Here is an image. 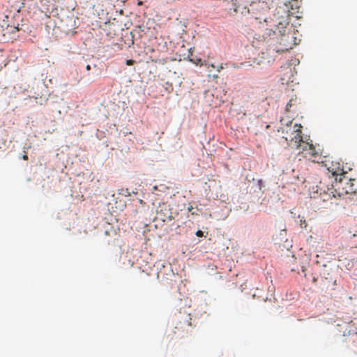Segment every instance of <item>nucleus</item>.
I'll return each instance as SVG.
<instances>
[{
    "label": "nucleus",
    "mask_w": 357,
    "mask_h": 357,
    "mask_svg": "<svg viewBox=\"0 0 357 357\" xmlns=\"http://www.w3.org/2000/svg\"><path fill=\"white\" fill-rule=\"evenodd\" d=\"M324 182H320L319 188L320 189V195H323V200L328 201L332 198H341L345 195L356 193V187L355 179L348 178L346 176L335 178V185H331V188L327 187L326 190L324 187Z\"/></svg>",
    "instance_id": "1"
},
{
    "label": "nucleus",
    "mask_w": 357,
    "mask_h": 357,
    "mask_svg": "<svg viewBox=\"0 0 357 357\" xmlns=\"http://www.w3.org/2000/svg\"><path fill=\"white\" fill-rule=\"evenodd\" d=\"M302 126L301 124L292 125V122L282 128V138L287 144L292 149H299L304 142L302 136Z\"/></svg>",
    "instance_id": "2"
},
{
    "label": "nucleus",
    "mask_w": 357,
    "mask_h": 357,
    "mask_svg": "<svg viewBox=\"0 0 357 357\" xmlns=\"http://www.w3.org/2000/svg\"><path fill=\"white\" fill-rule=\"evenodd\" d=\"M257 51L259 52V57L255 58L254 63L260 65L263 63H271L273 61L278 54L288 51V49L282 50L278 48L277 46H264L261 50L258 48Z\"/></svg>",
    "instance_id": "3"
},
{
    "label": "nucleus",
    "mask_w": 357,
    "mask_h": 357,
    "mask_svg": "<svg viewBox=\"0 0 357 357\" xmlns=\"http://www.w3.org/2000/svg\"><path fill=\"white\" fill-rule=\"evenodd\" d=\"M299 149V152L304 153L305 157H309L313 159L314 161L321 155V151L319 148L317 149L312 144H309L306 142H303Z\"/></svg>",
    "instance_id": "4"
},
{
    "label": "nucleus",
    "mask_w": 357,
    "mask_h": 357,
    "mask_svg": "<svg viewBox=\"0 0 357 357\" xmlns=\"http://www.w3.org/2000/svg\"><path fill=\"white\" fill-rule=\"evenodd\" d=\"M189 54H188V58L189 60L195 63L196 65L199 64L200 66L204 65V63L202 62L203 60V58L204 57V55H202L201 53L197 52V50H196V47L193 46L192 47H190L188 50ZM204 66H206L208 68L210 67L215 68V66L213 64H209L208 63H205Z\"/></svg>",
    "instance_id": "5"
},
{
    "label": "nucleus",
    "mask_w": 357,
    "mask_h": 357,
    "mask_svg": "<svg viewBox=\"0 0 357 357\" xmlns=\"http://www.w3.org/2000/svg\"><path fill=\"white\" fill-rule=\"evenodd\" d=\"M280 82L282 84H288L293 82L294 68L291 65L287 64L280 68Z\"/></svg>",
    "instance_id": "6"
},
{
    "label": "nucleus",
    "mask_w": 357,
    "mask_h": 357,
    "mask_svg": "<svg viewBox=\"0 0 357 357\" xmlns=\"http://www.w3.org/2000/svg\"><path fill=\"white\" fill-rule=\"evenodd\" d=\"M219 6L224 10L226 15L230 16L234 15L237 13L238 8L236 1L234 0H222Z\"/></svg>",
    "instance_id": "7"
},
{
    "label": "nucleus",
    "mask_w": 357,
    "mask_h": 357,
    "mask_svg": "<svg viewBox=\"0 0 357 357\" xmlns=\"http://www.w3.org/2000/svg\"><path fill=\"white\" fill-rule=\"evenodd\" d=\"M327 169L333 176H340V177H342V176L347 173L342 164L338 161H332Z\"/></svg>",
    "instance_id": "8"
},
{
    "label": "nucleus",
    "mask_w": 357,
    "mask_h": 357,
    "mask_svg": "<svg viewBox=\"0 0 357 357\" xmlns=\"http://www.w3.org/2000/svg\"><path fill=\"white\" fill-rule=\"evenodd\" d=\"M157 218L160 219L162 222L172 220L173 217L169 206L163 204L160 206V208L157 212Z\"/></svg>",
    "instance_id": "9"
},
{
    "label": "nucleus",
    "mask_w": 357,
    "mask_h": 357,
    "mask_svg": "<svg viewBox=\"0 0 357 357\" xmlns=\"http://www.w3.org/2000/svg\"><path fill=\"white\" fill-rule=\"evenodd\" d=\"M289 24V22L285 21L284 22H280L278 24V29L279 32L280 33L282 36H284L285 35L286 32V26Z\"/></svg>",
    "instance_id": "10"
},
{
    "label": "nucleus",
    "mask_w": 357,
    "mask_h": 357,
    "mask_svg": "<svg viewBox=\"0 0 357 357\" xmlns=\"http://www.w3.org/2000/svg\"><path fill=\"white\" fill-rule=\"evenodd\" d=\"M297 103H298V101H297V98H291L290 100L289 101V102L287 103V106H286V111L287 112H291V107H293L296 108Z\"/></svg>",
    "instance_id": "11"
},
{
    "label": "nucleus",
    "mask_w": 357,
    "mask_h": 357,
    "mask_svg": "<svg viewBox=\"0 0 357 357\" xmlns=\"http://www.w3.org/2000/svg\"><path fill=\"white\" fill-rule=\"evenodd\" d=\"M133 194H137L135 192H130L128 188H121L119 190V194L125 197H129Z\"/></svg>",
    "instance_id": "12"
},
{
    "label": "nucleus",
    "mask_w": 357,
    "mask_h": 357,
    "mask_svg": "<svg viewBox=\"0 0 357 357\" xmlns=\"http://www.w3.org/2000/svg\"><path fill=\"white\" fill-rule=\"evenodd\" d=\"M20 26V24H17V25H15V24H13V25L8 24V25H7V26H8V27H10V29H13L11 30V31H12L13 33L14 32V31H19V30L20 29V26Z\"/></svg>",
    "instance_id": "13"
},
{
    "label": "nucleus",
    "mask_w": 357,
    "mask_h": 357,
    "mask_svg": "<svg viewBox=\"0 0 357 357\" xmlns=\"http://www.w3.org/2000/svg\"><path fill=\"white\" fill-rule=\"evenodd\" d=\"M208 72H210V70H208ZM208 77L210 78V77H212L213 79H215L218 77V75L217 74H214V75H211V73H209L208 74Z\"/></svg>",
    "instance_id": "14"
},
{
    "label": "nucleus",
    "mask_w": 357,
    "mask_h": 357,
    "mask_svg": "<svg viewBox=\"0 0 357 357\" xmlns=\"http://www.w3.org/2000/svg\"><path fill=\"white\" fill-rule=\"evenodd\" d=\"M300 43H301V40L300 39L297 40V38L296 36H294V44L293 45H299Z\"/></svg>",
    "instance_id": "15"
},
{
    "label": "nucleus",
    "mask_w": 357,
    "mask_h": 357,
    "mask_svg": "<svg viewBox=\"0 0 357 357\" xmlns=\"http://www.w3.org/2000/svg\"><path fill=\"white\" fill-rule=\"evenodd\" d=\"M196 235L199 237H202L204 236V233L201 230H198L197 232H196Z\"/></svg>",
    "instance_id": "16"
},
{
    "label": "nucleus",
    "mask_w": 357,
    "mask_h": 357,
    "mask_svg": "<svg viewBox=\"0 0 357 357\" xmlns=\"http://www.w3.org/2000/svg\"><path fill=\"white\" fill-rule=\"evenodd\" d=\"M133 63H134V61H133V60H132V59H129V60H127V61H126V64H127L128 66H130V65H132Z\"/></svg>",
    "instance_id": "17"
},
{
    "label": "nucleus",
    "mask_w": 357,
    "mask_h": 357,
    "mask_svg": "<svg viewBox=\"0 0 357 357\" xmlns=\"http://www.w3.org/2000/svg\"><path fill=\"white\" fill-rule=\"evenodd\" d=\"M223 68H224V66H223V65H222V64H221V65H220V66H217V71H218V72H220V71L222 69H223Z\"/></svg>",
    "instance_id": "18"
},
{
    "label": "nucleus",
    "mask_w": 357,
    "mask_h": 357,
    "mask_svg": "<svg viewBox=\"0 0 357 357\" xmlns=\"http://www.w3.org/2000/svg\"><path fill=\"white\" fill-rule=\"evenodd\" d=\"M268 31L266 32V34H268L269 36H271V34L273 33V35L275 34V31H272L271 30H267Z\"/></svg>",
    "instance_id": "19"
},
{
    "label": "nucleus",
    "mask_w": 357,
    "mask_h": 357,
    "mask_svg": "<svg viewBox=\"0 0 357 357\" xmlns=\"http://www.w3.org/2000/svg\"><path fill=\"white\" fill-rule=\"evenodd\" d=\"M129 35H130V38H130V42H131V43H132V44H134V41H133V40H132V37H133V36H132V32H130V33H129Z\"/></svg>",
    "instance_id": "20"
},
{
    "label": "nucleus",
    "mask_w": 357,
    "mask_h": 357,
    "mask_svg": "<svg viewBox=\"0 0 357 357\" xmlns=\"http://www.w3.org/2000/svg\"><path fill=\"white\" fill-rule=\"evenodd\" d=\"M22 159L24 160H28V155H26V153H25V154L22 156Z\"/></svg>",
    "instance_id": "21"
},
{
    "label": "nucleus",
    "mask_w": 357,
    "mask_h": 357,
    "mask_svg": "<svg viewBox=\"0 0 357 357\" xmlns=\"http://www.w3.org/2000/svg\"><path fill=\"white\" fill-rule=\"evenodd\" d=\"M191 317H189V320L188 321V326H191Z\"/></svg>",
    "instance_id": "22"
},
{
    "label": "nucleus",
    "mask_w": 357,
    "mask_h": 357,
    "mask_svg": "<svg viewBox=\"0 0 357 357\" xmlns=\"http://www.w3.org/2000/svg\"><path fill=\"white\" fill-rule=\"evenodd\" d=\"M90 69H91V66H90L89 65H88V66H86V70H89Z\"/></svg>",
    "instance_id": "23"
},
{
    "label": "nucleus",
    "mask_w": 357,
    "mask_h": 357,
    "mask_svg": "<svg viewBox=\"0 0 357 357\" xmlns=\"http://www.w3.org/2000/svg\"><path fill=\"white\" fill-rule=\"evenodd\" d=\"M188 211H191V210L192 209V206H190V207H188Z\"/></svg>",
    "instance_id": "24"
},
{
    "label": "nucleus",
    "mask_w": 357,
    "mask_h": 357,
    "mask_svg": "<svg viewBox=\"0 0 357 357\" xmlns=\"http://www.w3.org/2000/svg\"><path fill=\"white\" fill-rule=\"evenodd\" d=\"M356 226H357V225H356Z\"/></svg>",
    "instance_id": "25"
}]
</instances>
